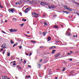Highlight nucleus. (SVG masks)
<instances>
[{"label": "nucleus", "instance_id": "58836bf2", "mask_svg": "<svg viewBox=\"0 0 79 79\" xmlns=\"http://www.w3.org/2000/svg\"><path fill=\"white\" fill-rule=\"evenodd\" d=\"M26 2H29V0H26Z\"/></svg>", "mask_w": 79, "mask_h": 79}, {"label": "nucleus", "instance_id": "4d7b16f0", "mask_svg": "<svg viewBox=\"0 0 79 79\" xmlns=\"http://www.w3.org/2000/svg\"><path fill=\"white\" fill-rule=\"evenodd\" d=\"M5 22H7V21H6V20L5 21Z\"/></svg>", "mask_w": 79, "mask_h": 79}, {"label": "nucleus", "instance_id": "cd10ccee", "mask_svg": "<svg viewBox=\"0 0 79 79\" xmlns=\"http://www.w3.org/2000/svg\"><path fill=\"white\" fill-rule=\"evenodd\" d=\"M24 23L20 24V25H21V27H23V25H24Z\"/></svg>", "mask_w": 79, "mask_h": 79}, {"label": "nucleus", "instance_id": "7ed1b4c3", "mask_svg": "<svg viewBox=\"0 0 79 79\" xmlns=\"http://www.w3.org/2000/svg\"><path fill=\"white\" fill-rule=\"evenodd\" d=\"M48 7L49 9H53L55 8V6L54 5H50L48 6Z\"/></svg>", "mask_w": 79, "mask_h": 79}, {"label": "nucleus", "instance_id": "0e129e2a", "mask_svg": "<svg viewBox=\"0 0 79 79\" xmlns=\"http://www.w3.org/2000/svg\"><path fill=\"white\" fill-rule=\"evenodd\" d=\"M78 3V5H79V3Z\"/></svg>", "mask_w": 79, "mask_h": 79}, {"label": "nucleus", "instance_id": "aec40b11", "mask_svg": "<svg viewBox=\"0 0 79 79\" xmlns=\"http://www.w3.org/2000/svg\"><path fill=\"white\" fill-rule=\"evenodd\" d=\"M16 5H20L19 3L18 2H16L15 3Z\"/></svg>", "mask_w": 79, "mask_h": 79}, {"label": "nucleus", "instance_id": "bb28decb", "mask_svg": "<svg viewBox=\"0 0 79 79\" xmlns=\"http://www.w3.org/2000/svg\"><path fill=\"white\" fill-rule=\"evenodd\" d=\"M31 42H32L33 43H35V41H31Z\"/></svg>", "mask_w": 79, "mask_h": 79}, {"label": "nucleus", "instance_id": "e2e57ef3", "mask_svg": "<svg viewBox=\"0 0 79 79\" xmlns=\"http://www.w3.org/2000/svg\"><path fill=\"white\" fill-rule=\"evenodd\" d=\"M61 27H63V25H61Z\"/></svg>", "mask_w": 79, "mask_h": 79}, {"label": "nucleus", "instance_id": "423d86ee", "mask_svg": "<svg viewBox=\"0 0 79 79\" xmlns=\"http://www.w3.org/2000/svg\"><path fill=\"white\" fill-rule=\"evenodd\" d=\"M9 31H10L11 32H17L18 31L15 29H10L9 30Z\"/></svg>", "mask_w": 79, "mask_h": 79}, {"label": "nucleus", "instance_id": "f704fd0d", "mask_svg": "<svg viewBox=\"0 0 79 79\" xmlns=\"http://www.w3.org/2000/svg\"><path fill=\"white\" fill-rule=\"evenodd\" d=\"M62 44V45H66V43H65V44Z\"/></svg>", "mask_w": 79, "mask_h": 79}, {"label": "nucleus", "instance_id": "c85d7f7f", "mask_svg": "<svg viewBox=\"0 0 79 79\" xmlns=\"http://www.w3.org/2000/svg\"><path fill=\"white\" fill-rule=\"evenodd\" d=\"M52 48H56L55 46H52Z\"/></svg>", "mask_w": 79, "mask_h": 79}, {"label": "nucleus", "instance_id": "f257e3e1", "mask_svg": "<svg viewBox=\"0 0 79 79\" xmlns=\"http://www.w3.org/2000/svg\"><path fill=\"white\" fill-rule=\"evenodd\" d=\"M31 15L32 17H34V18L37 17V16H38L37 14L35 12H32L31 13Z\"/></svg>", "mask_w": 79, "mask_h": 79}, {"label": "nucleus", "instance_id": "ea45409f", "mask_svg": "<svg viewBox=\"0 0 79 79\" xmlns=\"http://www.w3.org/2000/svg\"><path fill=\"white\" fill-rule=\"evenodd\" d=\"M3 48L1 49V51H3Z\"/></svg>", "mask_w": 79, "mask_h": 79}, {"label": "nucleus", "instance_id": "2f4dec72", "mask_svg": "<svg viewBox=\"0 0 79 79\" xmlns=\"http://www.w3.org/2000/svg\"><path fill=\"white\" fill-rule=\"evenodd\" d=\"M32 55V53H31V52H30V54L29 55V56H31Z\"/></svg>", "mask_w": 79, "mask_h": 79}, {"label": "nucleus", "instance_id": "7c9ffc66", "mask_svg": "<svg viewBox=\"0 0 79 79\" xmlns=\"http://www.w3.org/2000/svg\"><path fill=\"white\" fill-rule=\"evenodd\" d=\"M0 7L1 8H3V6H0Z\"/></svg>", "mask_w": 79, "mask_h": 79}, {"label": "nucleus", "instance_id": "b1692460", "mask_svg": "<svg viewBox=\"0 0 79 79\" xmlns=\"http://www.w3.org/2000/svg\"><path fill=\"white\" fill-rule=\"evenodd\" d=\"M7 56H10V52H7Z\"/></svg>", "mask_w": 79, "mask_h": 79}, {"label": "nucleus", "instance_id": "a211bd4d", "mask_svg": "<svg viewBox=\"0 0 79 79\" xmlns=\"http://www.w3.org/2000/svg\"><path fill=\"white\" fill-rule=\"evenodd\" d=\"M16 45H18V43H15L13 45V47H15Z\"/></svg>", "mask_w": 79, "mask_h": 79}, {"label": "nucleus", "instance_id": "338daca9", "mask_svg": "<svg viewBox=\"0 0 79 79\" xmlns=\"http://www.w3.org/2000/svg\"><path fill=\"white\" fill-rule=\"evenodd\" d=\"M21 62H20L19 64H21Z\"/></svg>", "mask_w": 79, "mask_h": 79}, {"label": "nucleus", "instance_id": "ddd939ff", "mask_svg": "<svg viewBox=\"0 0 79 79\" xmlns=\"http://www.w3.org/2000/svg\"><path fill=\"white\" fill-rule=\"evenodd\" d=\"M53 27L54 28H55V29H58L59 28H58V27L56 25H55Z\"/></svg>", "mask_w": 79, "mask_h": 79}, {"label": "nucleus", "instance_id": "5fc2aeb1", "mask_svg": "<svg viewBox=\"0 0 79 79\" xmlns=\"http://www.w3.org/2000/svg\"><path fill=\"white\" fill-rule=\"evenodd\" d=\"M4 53H5V52H3V54H4Z\"/></svg>", "mask_w": 79, "mask_h": 79}, {"label": "nucleus", "instance_id": "4be33fe9", "mask_svg": "<svg viewBox=\"0 0 79 79\" xmlns=\"http://www.w3.org/2000/svg\"><path fill=\"white\" fill-rule=\"evenodd\" d=\"M48 40H51V37H48Z\"/></svg>", "mask_w": 79, "mask_h": 79}, {"label": "nucleus", "instance_id": "680f3d73", "mask_svg": "<svg viewBox=\"0 0 79 79\" xmlns=\"http://www.w3.org/2000/svg\"><path fill=\"white\" fill-rule=\"evenodd\" d=\"M72 0V1H74V0Z\"/></svg>", "mask_w": 79, "mask_h": 79}, {"label": "nucleus", "instance_id": "4468645a", "mask_svg": "<svg viewBox=\"0 0 79 79\" xmlns=\"http://www.w3.org/2000/svg\"><path fill=\"white\" fill-rule=\"evenodd\" d=\"M48 32L47 31H45L43 33V34L45 36V35L46 34H47V33H48Z\"/></svg>", "mask_w": 79, "mask_h": 79}, {"label": "nucleus", "instance_id": "79ce46f5", "mask_svg": "<svg viewBox=\"0 0 79 79\" xmlns=\"http://www.w3.org/2000/svg\"><path fill=\"white\" fill-rule=\"evenodd\" d=\"M26 55H27V56H28V55H29L28 54L26 53L25 54Z\"/></svg>", "mask_w": 79, "mask_h": 79}, {"label": "nucleus", "instance_id": "a878e982", "mask_svg": "<svg viewBox=\"0 0 79 79\" xmlns=\"http://www.w3.org/2000/svg\"><path fill=\"white\" fill-rule=\"evenodd\" d=\"M2 32L3 33H4V34H6V32H5V31H3V30L2 31Z\"/></svg>", "mask_w": 79, "mask_h": 79}, {"label": "nucleus", "instance_id": "8fccbe9b", "mask_svg": "<svg viewBox=\"0 0 79 79\" xmlns=\"http://www.w3.org/2000/svg\"><path fill=\"white\" fill-rule=\"evenodd\" d=\"M53 16H54V17H56V15H53Z\"/></svg>", "mask_w": 79, "mask_h": 79}, {"label": "nucleus", "instance_id": "a19ab883", "mask_svg": "<svg viewBox=\"0 0 79 79\" xmlns=\"http://www.w3.org/2000/svg\"><path fill=\"white\" fill-rule=\"evenodd\" d=\"M71 29L70 28H69L68 30H67V31H69V30H70Z\"/></svg>", "mask_w": 79, "mask_h": 79}, {"label": "nucleus", "instance_id": "c03bdc74", "mask_svg": "<svg viewBox=\"0 0 79 79\" xmlns=\"http://www.w3.org/2000/svg\"><path fill=\"white\" fill-rule=\"evenodd\" d=\"M65 71V69L62 70V71Z\"/></svg>", "mask_w": 79, "mask_h": 79}, {"label": "nucleus", "instance_id": "6e6552de", "mask_svg": "<svg viewBox=\"0 0 79 79\" xmlns=\"http://www.w3.org/2000/svg\"><path fill=\"white\" fill-rule=\"evenodd\" d=\"M16 68L18 69H22V68L21 67V66L19 65H18L16 66Z\"/></svg>", "mask_w": 79, "mask_h": 79}, {"label": "nucleus", "instance_id": "13d9d810", "mask_svg": "<svg viewBox=\"0 0 79 79\" xmlns=\"http://www.w3.org/2000/svg\"><path fill=\"white\" fill-rule=\"evenodd\" d=\"M1 5H2V4H1V3H0V6H2Z\"/></svg>", "mask_w": 79, "mask_h": 79}, {"label": "nucleus", "instance_id": "473e14b6", "mask_svg": "<svg viewBox=\"0 0 79 79\" xmlns=\"http://www.w3.org/2000/svg\"><path fill=\"white\" fill-rule=\"evenodd\" d=\"M19 15H21V16H22V13H21V12L19 13Z\"/></svg>", "mask_w": 79, "mask_h": 79}, {"label": "nucleus", "instance_id": "39448f33", "mask_svg": "<svg viewBox=\"0 0 79 79\" xmlns=\"http://www.w3.org/2000/svg\"><path fill=\"white\" fill-rule=\"evenodd\" d=\"M29 10H30V8H29V7H27L24 10V12L25 13H28V11H29Z\"/></svg>", "mask_w": 79, "mask_h": 79}, {"label": "nucleus", "instance_id": "c756f323", "mask_svg": "<svg viewBox=\"0 0 79 79\" xmlns=\"http://www.w3.org/2000/svg\"><path fill=\"white\" fill-rule=\"evenodd\" d=\"M24 63H26V60H24Z\"/></svg>", "mask_w": 79, "mask_h": 79}, {"label": "nucleus", "instance_id": "dca6fc26", "mask_svg": "<svg viewBox=\"0 0 79 79\" xmlns=\"http://www.w3.org/2000/svg\"><path fill=\"white\" fill-rule=\"evenodd\" d=\"M41 66V65L39 64H38V67L39 68H40V67Z\"/></svg>", "mask_w": 79, "mask_h": 79}, {"label": "nucleus", "instance_id": "f03ea898", "mask_svg": "<svg viewBox=\"0 0 79 79\" xmlns=\"http://www.w3.org/2000/svg\"><path fill=\"white\" fill-rule=\"evenodd\" d=\"M64 7L65 8V9H66V10H67L68 11H71L72 10V9H71V8L69 7H68L66 6H64Z\"/></svg>", "mask_w": 79, "mask_h": 79}, {"label": "nucleus", "instance_id": "37998d69", "mask_svg": "<svg viewBox=\"0 0 79 79\" xmlns=\"http://www.w3.org/2000/svg\"><path fill=\"white\" fill-rule=\"evenodd\" d=\"M19 48H22V46H19Z\"/></svg>", "mask_w": 79, "mask_h": 79}, {"label": "nucleus", "instance_id": "2eb2a0df", "mask_svg": "<svg viewBox=\"0 0 79 79\" xmlns=\"http://www.w3.org/2000/svg\"><path fill=\"white\" fill-rule=\"evenodd\" d=\"M44 26H48V24L47 23V22H44Z\"/></svg>", "mask_w": 79, "mask_h": 79}, {"label": "nucleus", "instance_id": "393cba45", "mask_svg": "<svg viewBox=\"0 0 79 79\" xmlns=\"http://www.w3.org/2000/svg\"><path fill=\"white\" fill-rule=\"evenodd\" d=\"M10 43H11V44H14V42H13V41L12 40H11Z\"/></svg>", "mask_w": 79, "mask_h": 79}, {"label": "nucleus", "instance_id": "052dcab7", "mask_svg": "<svg viewBox=\"0 0 79 79\" xmlns=\"http://www.w3.org/2000/svg\"><path fill=\"white\" fill-rule=\"evenodd\" d=\"M28 37H31V35H30V36H28Z\"/></svg>", "mask_w": 79, "mask_h": 79}, {"label": "nucleus", "instance_id": "9b49d317", "mask_svg": "<svg viewBox=\"0 0 79 79\" xmlns=\"http://www.w3.org/2000/svg\"><path fill=\"white\" fill-rule=\"evenodd\" d=\"M40 4L41 5H46V3L45 2H41Z\"/></svg>", "mask_w": 79, "mask_h": 79}, {"label": "nucleus", "instance_id": "4c0bfd02", "mask_svg": "<svg viewBox=\"0 0 79 79\" xmlns=\"http://www.w3.org/2000/svg\"><path fill=\"white\" fill-rule=\"evenodd\" d=\"M76 14L77 16H79V14L78 13H76Z\"/></svg>", "mask_w": 79, "mask_h": 79}, {"label": "nucleus", "instance_id": "72a5a7b5", "mask_svg": "<svg viewBox=\"0 0 79 79\" xmlns=\"http://www.w3.org/2000/svg\"><path fill=\"white\" fill-rule=\"evenodd\" d=\"M65 13H66V14H69V13H68V12L67 11H66L65 12Z\"/></svg>", "mask_w": 79, "mask_h": 79}, {"label": "nucleus", "instance_id": "5701e85b", "mask_svg": "<svg viewBox=\"0 0 79 79\" xmlns=\"http://www.w3.org/2000/svg\"><path fill=\"white\" fill-rule=\"evenodd\" d=\"M22 20L23 21H27V20H26V19H22Z\"/></svg>", "mask_w": 79, "mask_h": 79}, {"label": "nucleus", "instance_id": "864d4df0", "mask_svg": "<svg viewBox=\"0 0 79 79\" xmlns=\"http://www.w3.org/2000/svg\"><path fill=\"white\" fill-rule=\"evenodd\" d=\"M22 60H23V59H21V61H23Z\"/></svg>", "mask_w": 79, "mask_h": 79}, {"label": "nucleus", "instance_id": "6ab92c4d", "mask_svg": "<svg viewBox=\"0 0 79 79\" xmlns=\"http://www.w3.org/2000/svg\"><path fill=\"white\" fill-rule=\"evenodd\" d=\"M30 76H26V78L27 79H29V78H30Z\"/></svg>", "mask_w": 79, "mask_h": 79}, {"label": "nucleus", "instance_id": "3c124183", "mask_svg": "<svg viewBox=\"0 0 79 79\" xmlns=\"http://www.w3.org/2000/svg\"><path fill=\"white\" fill-rule=\"evenodd\" d=\"M63 13H65V12H66V11H63Z\"/></svg>", "mask_w": 79, "mask_h": 79}, {"label": "nucleus", "instance_id": "412c9836", "mask_svg": "<svg viewBox=\"0 0 79 79\" xmlns=\"http://www.w3.org/2000/svg\"><path fill=\"white\" fill-rule=\"evenodd\" d=\"M56 51L55 50H53L52 51V53L53 54V53H55V52Z\"/></svg>", "mask_w": 79, "mask_h": 79}, {"label": "nucleus", "instance_id": "774afa93", "mask_svg": "<svg viewBox=\"0 0 79 79\" xmlns=\"http://www.w3.org/2000/svg\"><path fill=\"white\" fill-rule=\"evenodd\" d=\"M76 37H77V35H76Z\"/></svg>", "mask_w": 79, "mask_h": 79}, {"label": "nucleus", "instance_id": "a18cd8bd", "mask_svg": "<svg viewBox=\"0 0 79 79\" xmlns=\"http://www.w3.org/2000/svg\"><path fill=\"white\" fill-rule=\"evenodd\" d=\"M42 60L41 59V60H40V62H42Z\"/></svg>", "mask_w": 79, "mask_h": 79}, {"label": "nucleus", "instance_id": "9d476101", "mask_svg": "<svg viewBox=\"0 0 79 79\" xmlns=\"http://www.w3.org/2000/svg\"><path fill=\"white\" fill-rule=\"evenodd\" d=\"M60 55V53L59 52L57 53L55 55V56L56 57H58V56H59Z\"/></svg>", "mask_w": 79, "mask_h": 79}, {"label": "nucleus", "instance_id": "0eeeda50", "mask_svg": "<svg viewBox=\"0 0 79 79\" xmlns=\"http://www.w3.org/2000/svg\"><path fill=\"white\" fill-rule=\"evenodd\" d=\"M6 47H7V46L6 45V44H3L1 46V47L3 48H6Z\"/></svg>", "mask_w": 79, "mask_h": 79}, {"label": "nucleus", "instance_id": "6e6d98bb", "mask_svg": "<svg viewBox=\"0 0 79 79\" xmlns=\"http://www.w3.org/2000/svg\"><path fill=\"white\" fill-rule=\"evenodd\" d=\"M28 67H31V65L28 66Z\"/></svg>", "mask_w": 79, "mask_h": 79}, {"label": "nucleus", "instance_id": "bf43d9fd", "mask_svg": "<svg viewBox=\"0 0 79 79\" xmlns=\"http://www.w3.org/2000/svg\"><path fill=\"white\" fill-rule=\"evenodd\" d=\"M71 54H70V53H68V55H70Z\"/></svg>", "mask_w": 79, "mask_h": 79}, {"label": "nucleus", "instance_id": "c9c22d12", "mask_svg": "<svg viewBox=\"0 0 79 79\" xmlns=\"http://www.w3.org/2000/svg\"><path fill=\"white\" fill-rule=\"evenodd\" d=\"M52 49V47H51L49 48V49Z\"/></svg>", "mask_w": 79, "mask_h": 79}, {"label": "nucleus", "instance_id": "1a4fd4ad", "mask_svg": "<svg viewBox=\"0 0 79 79\" xmlns=\"http://www.w3.org/2000/svg\"><path fill=\"white\" fill-rule=\"evenodd\" d=\"M9 10L10 11L12 12V13H13V12L14 11H15V10L13 9L10 8L9 9Z\"/></svg>", "mask_w": 79, "mask_h": 79}, {"label": "nucleus", "instance_id": "09e8293b", "mask_svg": "<svg viewBox=\"0 0 79 79\" xmlns=\"http://www.w3.org/2000/svg\"><path fill=\"white\" fill-rule=\"evenodd\" d=\"M29 31H27V34H29Z\"/></svg>", "mask_w": 79, "mask_h": 79}, {"label": "nucleus", "instance_id": "20e7f679", "mask_svg": "<svg viewBox=\"0 0 79 79\" xmlns=\"http://www.w3.org/2000/svg\"><path fill=\"white\" fill-rule=\"evenodd\" d=\"M16 61H14V62H12L10 63V65L12 66H16V63L15 62Z\"/></svg>", "mask_w": 79, "mask_h": 79}, {"label": "nucleus", "instance_id": "49530a36", "mask_svg": "<svg viewBox=\"0 0 79 79\" xmlns=\"http://www.w3.org/2000/svg\"><path fill=\"white\" fill-rule=\"evenodd\" d=\"M55 78L56 79H58V77H55Z\"/></svg>", "mask_w": 79, "mask_h": 79}, {"label": "nucleus", "instance_id": "de8ad7c7", "mask_svg": "<svg viewBox=\"0 0 79 79\" xmlns=\"http://www.w3.org/2000/svg\"><path fill=\"white\" fill-rule=\"evenodd\" d=\"M24 35H26L27 37H28V36H27V35H26V34H25Z\"/></svg>", "mask_w": 79, "mask_h": 79}, {"label": "nucleus", "instance_id": "69168bd1", "mask_svg": "<svg viewBox=\"0 0 79 79\" xmlns=\"http://www.w3.org/2000/svg\"><path fill=\"white\" fill-rule=\"evenodd\" d=\"M75 37V36H74V35L73 36L74 37Z\"/></svg>", "mask_w": 79, "mask_h": 79}, {"label": "nucleus", "instance_id": "603ef678", "mask_svg": "<svg viewBox=\"0 0 79 79\" xmlns=\"http://www.w3.org/2000/svg\"><path fill=\"white\" fill-rule=\"evenodd\" d=\"M70 53H73V52L72 51H70Z\"/></svg>", "mask_w": 79, "mask_h": 79}, {"label": "nucleus", "instance_id": "e433bc0d", "mask_svg": "<svg viewBox=\"0 0 79 79\" xmlns=\"http://www.w3.org/2000/svg\"><path fill=\"white\" fill-rule=\"evenodd\" d=\"M69 60L70 61H72V60H73V59H69Z\"/></svg>", "mask_w": 79, "mask_h": 79}, {"label": "nucleus", "instance_id": "f3484780", "mask_svg": "<svg viewBox=\"0 0 79 79\" xmlns=\"http://www.w3.org/2000/svg\"><path fill=\"white\" fill-rule=\"evenodd\" d=\"M16 20H17V19H15V18H13L12 19V20L13 21H16Z\"/></svg>", "mask_w": 79, "mask_h": 79}, {"label": "nucleus", "instance_id": "f8f14e48", "mask_svg": "<svg viewBox=\"0 0 79 79\" xmlns=\"http://www.w3.org/2000/svg\"><path fill=\"white\" fill-rule=\"evenodd\" d=\"M66 34L67 35H69V36L71 35V33L68 32V31H66Z\"/></svg>", "mask_w": 79, "mask_h": 79}]
</instances>
